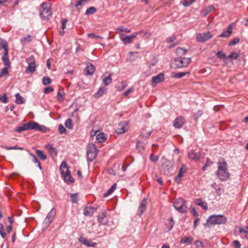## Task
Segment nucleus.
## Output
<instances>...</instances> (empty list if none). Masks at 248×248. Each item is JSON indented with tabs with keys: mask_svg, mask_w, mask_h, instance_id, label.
Returning <instances> with one entry per match:
<instances>
[{
	"mask_svg": "<svg viewBox=\"0 0 248 248\" xmlns=\"http://www.w3.org/2000/svg\"><path fill=\"white\" fill-rule=\"evenodd\" d=\"M217 175L222 181L226 180L230 177V174L228 170L227 163L223 159L219 160L217 162Z\"/></svg>",
	"mask_w": 248,
	"mask_h": 248,
	"instance_id": "f257e3e1",
	"label": "nucleus"
},
{
	"mask_svg": "<svg viewBox=\"0 0 248 248\" xmlns=\"http://www.w3.org/2000/svg\"><path fill=\"white\" fill-rule=\"evenodd\" d=\"M60 170L61 175L65 183L69 184L74 182V179L71 176L70 171L69 170V168L65 161H62V162Z\"/></svg>",
	"mask_w": 248,
	"mask_h": 248,
	"instance_id": "f03ea898",
	"label": "nucleus"
},
{
	"mask_svg": "<svg viewBox=\"0 0 248 248\" xmlns=\"http://www.w3.org/2000/svg\"><path fill=\"white\" fill-rule=\"evenodd\" d=\"M207 222L211 225L225 224L227 222V217L222 215H211L207 219Z\"/></svg>",
	"mask_w": 248,
	"mask_h": 248,
	"instance_id": "7ed1b4c3",
	"label": "nucleus"
},
{
	"mask_svg": "<svg viewBox=\"0 0 248 248\" xmlns=\"http://www.w3.org/2000/svg\"><path fill=\"white\" fill-rule=\"evenodd\" d=\"M52 15L49 4L46 2H43L41 5L40 16L44 19H48Z\"/></svg>",
	"mask_w": 248,
	"mask_h": 248,
	"instance_id": "20e7f679",
	"label": "nucleus"
},
{
	"mask_svg": "<svg viewBox=\"0 0 248 248\" xmlns=\"http://www.w3.org/2000/svg\"><path fill=\"white\" fill-rule=\"evenodd\" d=\"M173 206L176 210L181 213L187 212L186 202L182 198L176 199L173 203Z\"/></svg>",
	"mask_w": 248,
	"mask_h": 248,
	"instance_id": "39448f33",
	"label": "nucleus"
},
{
	"mask_svg": "<svg viewBox=\"0 0 248 248\" xmlns=\"http://www.w3.org/2000/svg\"><path fill=\"white\" fill-rule=\"evenodd\" d=\"M26 62L28 65L26 68V72L28 73H32L34 72L36 67L34 57L31 55L29 58L27 59Z\"/></svg>",
	"mask_w": 248,
	"mask_h": 248,
	"instance_id": "423d86ee",
	"label": "nucleus"
},
{
	"mask_svg": "<svg viewBox=\"0 0 248 248\" xmlns=\"http://www.w3.org/2000/svg\"><path fill=\"white\" fill-rule=\"evenodd\" d=\"M191 61L190 58L185 57L177 58L174 60L176 67L178 68L186 67Z\"/></svg>",
	"mask_w": 248,
	"mask_h": 248,
	"instance_id": "0eeeda50",
	"label": "nucleus"
},
{
	"mask_svg": "<svg viewBox=\"0 0 248 248\" xmlns=\"http://www.w3.org/2000/svg\"><path fill=\"white\" fill-rule=\"evenodd\" d=\"M97 154V150L96 147L94 145L89 146L87 152V160L89 162H92L96 157Z\"/></svg>",
	"mask_w": 248,
	"mask_h": 248,
	"instance_id": "6e6552de",
	"label": "nucleus"
},
{
	"mask_svg": "<svg viewBox=\"0 0 248 248\" xmlns=\"http://www.w3.org/2000/svg\"><path fill=\"white\" fill-rule=\"evenodd\" d=\"M128 126L127 122H121L118 124L115 131L119 134H122L126 132L128 130Z\"/></svg>",
	"mask_w": 248,
	"mask_h": 248,
	"instance_id": "1a4fd4ad",
	"label": "nucleus"
},
{
	"mask_svg": "<svg viewBox=\"0 0 248 248\" xmlns=\"http://www.w3.org/2000/svg\"><path fill=\"white\" fill-rule=\"evenodd\" d=\"M212 37L209 31L199 33L197 36V40L199 42H204Z\"/></svg>",
	"mask_w": 248,
	"mask_h": 248,
	"instance_id": "9d476101",
	"label": "nucleus"
},
{
	"mask_svg": "<svg viewBox=\"0 0 248 248\" xmlns=\"http://www.w3.org/2000/svg\"><path fill=\"white\" fill-rule=\"evenodd\" d=\"M55 216L56 209L55 208H52L50 211L47 215L46 218L44 220V223L46 225H49L55 217Z\"/></svg>",
	"mask_w": 248,
	"mask_h": 248,
	"instance_id": "9b49d317",
	"label": "nucleus"
},
{
	"mask_svg": "<svg viewBox=\"0 0 248 248\" xmlns=\"http://www.w3.org/2000/svg\"><path fill=\"white\" fill-rule=\"evenodd\" d=\"M164 80V74L161 73L152 78V85L155 87L158 83H161Z\"/></svg>",
	"mask_w": 248,
	"mask_h": 248,
	"instance_id": "f8f14e48",
	"label": "nucleus"
},
{
	"mask_svg": "<svg viewBox=\"0 0 248 248\" xmlns=\"http://www.w3.org/2000/svg\"><path fill=\"white\" fill-rule=\"evenodd\" d=\"M138 32H136L133 33L130 35L128 36H123V35L121 37V40L123 41L125 45L129 44L132 43L133 39H135L137 36V35L138 34Z\"/></svg>",
	"mask_w": 248,
	"mask_h": 248,
	"instance_id": "ddd939ff",
	"label": "nucleus"
},
{
	"mask_svg": "<svg viewBox=\"0 0 248 248\" xmlns=\"http://www.w3.org/2000/svg\"><path fill=\"white\" fill-rule=\"evenodd\" d=\"M31 129L40 131L41 132H46L47 131V128L44 125L39 124L37 123L34 121H31Z\"/></svg>",
	"mask_w": 248,
	"mask_h": 248,
	"instance_id": "4468645a",
	"label": "nucleus"
},
{
	"mask_svg": "<svg viewBox=\"0 0 248 248\" xmlns=\"http://www.w3.org/2000/svg\"><path fill=\"white\" fill-rule=\"evenodd\" d=\"M97 210V207L86 206L84 208V215L85 216H92Z\"/></svg>",
	"mask_w": 248,
	"mask_h": 248,
	"instance_id": "2eb2a0df",
	"label": "nucleus"
},
{
	"mask_svg": "<svg viewBox=\"0 0 248 248\" xmlns=\"http://www.w3.org/2000/svg\"><path fill=\"white\" fill-rule=\"evenodd\" d=\"M186 171V168L185 165H183L182 167L180 168L179 170L177 175L175 178V181L177 183H180L181 181V178L183 176L184 173Z\"/></svg>",
	"mask_w": 248,
	"mask_h": 248,
	"instance_id": "dca6fc26",
	"label": "nucleus"
},
{
	"mask_svg": "<svg viewBox=\"0 0 248 248\" xmlns=\"http://www.w3.org/2000/svg\"><path fill=\"white\" fill-rule=\"evenodd\" d=\"M185 120L183 117H178L173 122V126L176 128H180L184 124Z\"/></svg>",
	"mask_w": 248,
	"mask_h": 248,
	"instance_id": "f3484780",
	"label": "nucleus"
},
{
	"mask_svg": "<svg viewBox=\"0 0 248 248\" xmlns=\"http://www.w3.org/2000/svg\"><path fill=\"white\" fill-rule=\"evenodd\" d=\"M31 121H30L27 124H23L22 125L17 127V128L15 129V131L17 132L20 133L23 131L31 130Z\"/></svg>",
	"mask_w": 248,
	"mask_h": 248,
	"instance_id": "a211bd4d",
	"label": "nucleus"
},
{
	"mask_svg": "<svg viewBox=\"0 0 248 248\" xmlns=\"http://www.w3.org/2000/svg\"><path fill=\"white\" fill-rule=\"evenodd\" d=\"M1 59L3 63L5 66L10 67L11 62L8 56V50H6L4 52L3 56H2Z\"/></svg>",
	"mask_w": 248,
	"mask_h": 248,
	"instance_id": "6ab92c4d",
	"label": "nucleus"
},
{
	"mask_svg": "<svg viewBox=\"0 0 248 248\" xmlns=\"http://www.w3.org/2000/svg\"><path fill=\"white\" fill-rule=\"evenodd\" d=\"M98 220L100 224L105 225L108 222V217L106 213L102 212L98 216Z\"/></svg>",
	"mask_w": 248,
	"mask_h": 248,
	"instance_id": "aec40b11",
	"label": "nucleus"
},
{
	"mask_svg": "<svg viewBox=\"0 0 248 248\" xmlns=\"http://www.w3.org/2000/svg\"><path fill=\"white\" fill-rule=\"evenodd\" d=\"M188 156L191 159L197 161L200 159V154L196 153L195 150H191L188 152Z\"/></svg>",
	"mask_w": 248,
	"mask_h": 248,
	"instance_id": "412c9836",
	"label": "nucleus"
},
{
	"mask_svg": "<svg viewBox=\"0 0 248 248\" xmlns=\"http://www.w3.org/2000/svg\"><path fill=\"white\" fill-rule=\"evenodd\" d=\"M80 242L87 247H94L96 245V243L91 241L90 240L87 239L84 237H80L79 238Z\"/></svg>",
	"mask_w": 248,
	"mask_h": 248,
	"instance_id": "4be33fe9",
	"label": "nucleus"
},
{
	"mask_svg": "<svg viewBox=\"0 0 248 248\" xmlns=\"http://www.w3.org/2000/svg\"><path fill=\"white\" fill-rule=\"evenodd\" d=\"M107 89L105 87H100L97 92L94 94V97L95 98H99L101 97L103 94L106 93Z\"/></svg>",
	"mask_w": 248,
	"mask_h": 248,
	"instance_id": "5701e85b",
	"label": "nucleus"
},
{
	"mask_svg": "<svg viewBox=\"0 0 248 248\" xmlns=\"http://www.w3.org/2000/svg\"><path fill=\"white\" fill-rule=\"evenodd\" d=\"M95 69L94 66L93 64L91 63L87 64L85 68L86 74L87 75H93L95 71Z\"/></svg>",
	"mask_w": 248,
	"mask_h": 248,
	"instance_id": "b1692460",
	"label": "nucleus"
},
{
	"mask_svg": "<svg viewBox=\"0 0 248 248\" xmlns=\"http://www.w3.org/2000/svg\"><path fill=\"white\" fill-rule=\"evenodd\" d=\"M146 143L138 140L137 142V149L139 153H142L145 150Z\"/></svg>",
	"mask_w": 248,
	"mask_h": 248,
	"instance_id": "393cba45",
	"label": "nucleus"
},
{
	"mask_svg": "<svg viewBox=\"0 0 248 248\" xmlns=\"http://www.w3.org/2000/svg\"><path fill=\"white\" fill-rule=\"evenodd\" d=\"M46 148L49 151V153L51 156L54 157L57 155V151L56 148L53 147L51 145L48 144L46 145Z\"/></svg>",
	"mask_w": 248,
	"mask_h": 248,
	"instance_id": "a878e982",
	"label": "nucleus"
},
{
	"mask_svg": "<svg viewBox=\"0 0 248 248\" xmlns=\"http://www.w3.org/2000/svg\"><path fill=\"white\" fill-rule=\"evenodd\" d=\"M232 28L230 25L226 30H224L223 32L219 36V37H228L232 33Z\"/></svg>",
	"mask_w": 248,
	"mask_h": 248,
	"instance_id": "bb28decb",
	"label": "nucleus"
},
{
	"mask_svg": "<svg viewBox=\"0 0 248 248\" xmlns=\"http://www.w3.org/2000/svg\"><path fill=\"white\" fill-rule=\"evenodd\" d=\"M107 139V136L104 133H99L96 136V140H97L99 143L104 142Z\"/></svg>",
	"mask_w": 248,
	"mask_h": 248,
	"instance_id": "cd10ccee",
	"label": "nucleus"
},
{
	"mask_svg": "<svg viewBox=\"0 0 248 248\" xmlns=\"http://www.w3.org/2000/svg\"><path fill=\"white\" fill-rule=\"evenodd\" d=\"M146 203L147 202L145 199H143L141 201L139 209V211L140 212L139 215L140 216H141L145 211Z\"/></svg>",
	"mask_w": 248,
	"mask_h": 248,
	"instance_id": "c85d7f7f",
	"label": "nucleus"
},
{
	"mask_svg": "<svg viewBox=\"0 0 248 248\" xmlns=\"http://www.w3.org/2000/svg\"><path fill=\"white\" fill-rule=\"evenodd\" d=\"M112 73H110L108 77L103 76V81L105 86H108L112 82Z\"/></svg>",
	"mask_w": 248,
	"mask_h": 248,
	"instance_id": "c756f323",
	"label": "nucleus"
},
{
	"mask_svg": "<svg viewBox=\"0 0 248 248\" xmlns=\"http://www.w3.org/2000/svg\"><path fill=\"white\" fill-rule=\"evenodd\" d=\"M195 203L198 206H201L204 209H207L208 208L207 205L205 202L202 201L201 199H198L195 201Z\"/></svg>",
	"mask_w": 248,
	"mask_h": 248,
	"instance_id": "7c9ffc66",
	"label": "nucleus"
},
{
	"mask_svg": "<svg viewBox=\"0 0 248 248\" xmlns=\"http://www.w3.org/2000/svg\"><path fill=\"white\" fill-rule=\"evenodd\" d=\"M162 159L163 160L162 164L163 167L167 168L168 170H169L173 167L172 163L171 161L167 159L162 158Z\"/></svg>",
	"mask_w": 248,
	"mask_h": 248,
	"instance_id": "2f4dec72",
	"label": "nucleus"
},
{
	"mask_svg": "<svg viewBox=\"0 0 248 248\" xmlns=\"http://www.w3.org/2000/svg\"><path fill=\"white\" fill-rule=\"evenodd\" d=\"M29 155L31 157L32 161L35 163H37L38 165V167L40 170H41L42 168L41 165V163L38 160L37 157L31 153H29Z\"/></svg>",
	"mask_w": 248,
	"mask_h": 248,
	"instance_id": "473e14b6",
	"label": "nucleus"
},
{
	"mask_svg": "<svg viewBox=\"0 0 248 248\" xmlns=\"http://www.w3.org/2000/svg\"><path fill=\"white\" fill-rule=\"evenodd\" d=\"M4 49V52L8 50V44L6 41L0 38V49Z\"/></svg>",
	"mask_w": 248,
	"mask_h": 248,
	"instance_id": "72a5a7b5",
	"label": "nucleus"
},
{
	"mask_svg": "<svg viewBox=\"0 0 248 248\" xmlns=\"http://www.w3.org/2000/svg\"><path fill=\"white\" fill-rule=\"evenodd\" d=\"M16 103L17 104H22L25 103V99L20 95L19 93L16 94Z\"/></svg>",
	"mask_w": 248,
	"mask_h": 248,
	"instance_id": "f704fd0d",
	"label": "nucleus"
},
{
	"mask_svg": "<svg viewBox=\"0 0 248 248\" xmlns=\"http://www.w3.org/2000/svg\"><path fill=\"white\" fill-rule=\"evenodd\" d=\"M193 239V238L191 237L185 236L181 238V242L182 243L190 244L192 243Z\"/></svg>",
	"mask_w": 248,
	"mask_h": 248,
	"instance_id": "c9c22d12",
	"label": "nucleus"
},
{
	"mask_svg": "<svg viewBox=\"0 0 248 248\" xmlns=\"http://www.w3.org/2000/svg\"><path fill=\"white\" fill-rule=\"evenodd\" d=\"M187 52L186 49H183L182 47H178L176 50V54L180 57L184 55Z\"/></svg>",
	"mask_w": 248,
	"mask_h": 248,
	"instance_id": "e433bc0d",
	"label": "nucleus"
},
{
	"mask_svg": "<svg viewBox=\"0 0 248 248\" xmlns=\"http://www.w3.org/2000/svg\"><path fill=\"white\" fill-rule=\"evenodd\" d=\"M116 184L113 185L111 187L103 194L104 197H106L111 194L116 189Z\"/></svg>",
	"mask_w": 248,
	"mask_h": 248,
	"instance_id": "4c0bfd02",
	"label": "nucleus"
},
{
	"mask_svg": "<svg viewBox=\"0 0 248 248\" xmlns=\"http://www.w3.org/2000/svg\"><path fill=\"white\" fill-rule=\"evenodd\" d=\"M36 154L43 160H45L46 159V156L44 154L43 152L41 150H36L35 151Z\"/></svg>",
	"mask_w": 248,
	"mask_h": 248,
	"instance_id": "58836bf2",
	"label": "nucleus"
},
{
	"mask_svg": "<svg viewBox=\"0 0 248 248\" xmlns=\"http://www.w3.org/2000/svg\"><path fill=\"white\" fill-rule=\"evenodd\" d=\"M214 9H215V7L213 5H211V6H210L208 7L207 8L205 9L202 11L203 15V16H206V15H208V14H209L211 11H212Z\"/></svg>",
	"mask_w": 248,
	"mask_h": 248,
	"instance_id": "ea45409f",
	"label": "nucleus"
},
{
	"mask_svg": "<svg viewBox=\"0 0 248 248\" xmlns=\"http://www.w3.org/2000/svg\"><path fill=\"white\" fill-rule=\"evenodd\" d=\"M239 56V54L236 52H232L230 55L226 56V60H228L230 59H233L234 60H236L238 57Z\"/></svg>",
	"mask_w": 248,
	"mask_h": 248,
	"instance_id": "a19ab883",
	"label": "nucleus"
},
{
	"mask_svg": "<svg viewBox=\"0 0 248 248\" xmlns=\"http://www.w3.org/2000/svg\"><path fill=\"white\" fill-rule=\"evenodd\" d=\"M189 74V72H178L176 73L173 74V77L174 78H181L185 76H186V74Z\"/></svg>",
	"mask_w": 248,
	"mask_h": 248,
	"instance_id": "79ce46f5",
	"label": "nucleus"
},
{
	"mask_svg": "<svg viewBox=\"0 0 248 248\" xmlns=\"http://www.w3.org/2000/svg\"><path fill=\"white\" fill-rule=\"evenodd\" d=\"M51 79L48 77H44L42 79V83L44 85H48L51 83Z\"/></svg>",
	"mask_w": 248,
	"mask_h": 248,
	"instance_id": "37998d69",
	"label": "nucleus"
},
{
	"mask_svg": "<svg viewBox=\"0 0 248 248\" xmlns=\"http://www.w3.org/2000/svg\"><path fill=\"white\" fill-rule=\"evenodd\" d=\"M96 12V9L94 7H90L86 10L85 15H89L93 14Z\"/></svg>",
	"mask_w": 248,
	"mask_h": 248,
	"instance_id": "c03bdc74",
	"label": "nucleus"
},
{
	"mask_svg": "<svg viewBox=\"0 0 248 248\" xmlns=\"http://www.w3.org/2000/svg\"><path fill=\"white\" fill-rule=\"evenodd\" d=\"M65 126L66 128L72 129L73 128V124L72 123V120L70 118L66 120L65 122Z\"/></svg>",
	"mask_w": 248,
	"mask_h": 248,
	"instance_id": "a18cd8bd",
	"label": "nucleus"
},
{
	"mask_svg": "<svg viewBox=\"0 0 248 248\" xmlns=\"http://www.w3.org/2000/svg\"><path fill=\"white\" fill-rule=\"evenodd\" d=\"M10 68L9 67L5 66L1 71L0 72V78H1L2 77L5 76L8 74V68Z\"/></svg>",
	"mask_w": 248,
	"mask_h": 248,
	"instance_id": "49530a36",
	"label": "nucleus"
},
{
	"mask_svg": "<svg viewBox=\"0 0 248 248\" xmlns=\"http://www.w3.org/2000/svg\"><path fill=\"white\" fill-rule=\"evenodd\" d=\"M240 41V39L238 37H235L233 38L231 41H230L229 43V46H233L237 43H238Z\"/></svg>",
	"mask_w": 248,
	"mask_h": 248,
	"instance_id": "de8ad7c7",
	"label": "nucleus"
},
{
	"mask_svg": "<svg viewBox=\"0 0 248 248\" xmlns=\"http://www.w3.org/2000/svg\"><path fill=\"white\" fill-rule=\"evenodd\" d=\"M71 201L73 203H77L78 201V194L75 193V194H71Z\"/></svg>",
	"mask_w": 248,
	"mask_h": 248,
	"instance_id": "09e8293b",
	"label": "nucleus"
},
{
	"mask_svg": "<svg viewBox=\"0 0 248 248\" xmlns=\"http://www.w3.org/2000/svg\"><path fill=\"white\" fill-rule=\"evenodd\" d=\"M216 55L219 59H226V56L225 55V54L224 53L222 52V51H218L216 53Z\"/></svg>",
	"mask_w": 248,
	"mask_h": 248,
	"instance_id": "8fccbe9b",
	"label": "nucleus"
},
{
	"mask_svg": "<svg viewBox=\"0 0 248 248\" xmlns=\"http://www.w3.org/2000/svg\"><path fill=\"white\" fill-rule=\"evenodd\" d=\"M176 37L175 35H173L172 36L168 37L166 40V42L167 43H170L171 42H173L174 41H175L176 40Z\"/></svg>",
	"mask_w": 248,
	"mask_h": 248,
	"instance_id": "3c124183",
	"label": "nucleus"
},
{
	"mask_svg": "<svg viewBox=\"0 0 248 248\" xmlns=\"http://www.w3.org/2000/svg\"><path fill=\"white\" fill-rule=\"evenodd\" d=\"M196 0H184V2L183 3V5L186 6H189L192 3H193Z\"/></svg>",
	"mask_w": 248,
	"mask_h": 248,
	"instance_id": "603ef678",
	"label": "nucleus"
},
{
	"mask_svg": "<svg viewBox=\"0 0 248 248\" xmlns=\"http://www.w3.org/2000/svg\"><path fill=\"white\" fill-rule=\"evenodd\" d=\"M0 101L3 103H6L7 102V97L5 93L2 96L0 95Z\"/></svg>",
	"mask_w": 248,
	"mask_h": 248,
	"instance_id": "864d4df0",
	"label": "nucleus"
},
{
	"mask_svg": "<svg viewBox=\"0 0 248 248\" xmlns=\"http://www.w3.org/2000/svg\"><path fill=\"white\" fill-rule=\"evenodd\" d=\"M58 130H59V132L61 134H63L64 133H65L66 132V130L65 129V128L63 127V126L62 124H60L59 125Z\"/></svg>",
	"mask_w": 248,
	"mask_h": 248,
	"instance_id": "5fc2aeb1",
	"label": "nucleus"
},
{
	"mask_svg": "<svg viewBox=\"0 0 248 248\" xmlns=\"http://www.w3.org/2000/svg\"><path fill=\"white\" fill-rule=\"evenodd\" d=\"M57 99L58 101L62 102L63 100V95L59 91L57 93Z\"/></svg>",
	"mask_w": 248,
	"mask_h": 248,
	"instance_id": "6e6d98bb",
	"label": "nucleus"
},
{
	"mask_svg": "<svg viewBox=\"0 0 248 248\" xmlns=\"http://www.w3.org/2000/svg\"><path fill=\"white\" fill-rule=\"evenodd\" d=\"M121 85V87L118 86L117 89L118 91H121L123 90L124 88H125L127 85L126 83L124 81H122L120 83Z\"/></svg>",
	"mask_w": 248,
	"mask_h": 248,
	"instance_id": "4d7b16f0",
	"label": "nucleus"
},
{
	"mask_svg": "<svg viewBox=\"0 0 248 248\" xmlns=\"http://www.w3.org/2000/svg\"><path fill=\"white\" fill-rule=\"evenodd\" d=\"M174 221L173 218H170L169 219V225L170 226V228H169L168 231H170L172 229V228L174 226Z\"/></svg>",
	"mask_w": 248,
	"mask_h": 248,
	"instance_id": "13d9d810",
	"label": "nucleus"
},
{
	"mask_svg": "<svg viewBox=\"0 0 248 248\" xmlns=\"http://www.w3.org/2000/svg\"><path fill=\"white\" fill-rule=\"evenodd\" d=\"M54 91V89L52 87H47L44 90V93L46 94H48Z\"/></svg>",
	"mask_w": 248,
	"mask_h": 248,
	"instance_id": "bf43d9fd",
	"label": "nucleus"
},
{
	"mask_svg": "<svg viewBox=\"0 0 248 248\" xmlns=\"http://www.w3.org/2000/svg\"><path fill=\"white\" fill-rule=\"evenodd\" d=\"M190 209L191 210V213L193 215V216L195 217H198L199 214L198 212L196 211L195 208L194 207H191Z\"/></svg>",
	"mask_w": 248,
	"mask_h": 248,
	"instance_id": "052dcab7",
	"label": "nucleus"
},
{
	"mask_svg": "<svg viewBox=\"0 0 248 248\" xmlns=\"http://www.w3.org/2000/svg\"><path fill=\"white\" fill-rule=\"evenodd\" d=\"M150 159L151 161L155 162L158 159V157L157 156L154 155L153 154H152L150 156Z\"/></svg>",
	"mask_w": 248,
	"mask_h": 248,
	"instance_id": "680f3d73",
	"label": "nucleus"
},
{
	"mask_svg": "<svg viewBox=\"0 0 248 248\" xmlns=\"http://www.w3.org/2000/svg\"><path fill=\"white\" fill-rule=\"evenodd\" d=\"M239 232L242 233H246L248 234V227H247L245 228H239Z\"/></svg>",
	"mask_w": 248,
	"mask_h": 248,
	"instance_id": "e2e57ef3",
	"label": "nucleus"
},
{
	"mask_svg": "<svg viewBox=\"0 0 248 248\" xmlns=\"http://www.w3.org/2000/svg\"><path fill=\"white\" fill-rule=\"evenodd\" d=\"M233 246L234 248H241V244L238 240H235L233 242Z\"/></svg>",
	"mask_w": 248,
	"mask_h": 248,
	"instance_id": "0e129e2a",
	"label": "nucleus"
},
{
	"mask_svg": "<svg viewBox=\"0 0 248 248\" xmlns=\"http://www.w3.org/2000/svg\"><path fill=\"white\" fill-rule=\"evenodd\" d=\"M195 245L197 248H202L203 247L202 242L200 240H197L195 242Z\"/></svg>",
	"mask_w": 248,
	"mask_h": 248,
	"instance_id": "69168bd1",
	"label": "nucleus"
},
{
	"mask_svg": "<svg viewBox=\"0 0 248 248\" xmlns=\"http://www.w3.org/2000/svg\"><path fill=\"white\" fill-rule=\"evenodd\" d=\"M151 133H152V132L150 131V132H145V133H141L140 135V137L147 138L150 136V135L151 134Z\"/></svg>",
	"mask_w": 248,
	"mask_h": 248,
	"instance_id": "338daca9",
	"label": "nucleus"
},
{
	"mask_svg": "<svg viewBox=\"0 0 248 248\" xmlns=\"http://www.w3.org/2000/svg\"><path fill=\"white\" fill-rule=\"evenodd\" d=\"M88 37L92 38H102L101 36L99 35H96L95 34L93 33H89L88 34Z\"/></svg>",
	"mask_w": 248,
	"mask_h": 248,
	"instance_id": "774afa93",
	"label": "nucleus"
}]
</instances>
